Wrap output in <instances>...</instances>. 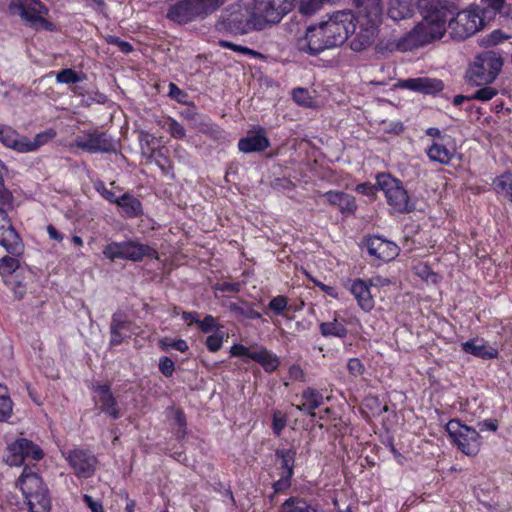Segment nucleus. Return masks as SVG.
<instances>
[{
    "mask_svg": "<svg viewBox=\"0 0 512 512\" xmlns=\"http://www.w3.org/2000/svg\"><path fill=\"white\" fill-rule=\"evenodd\" d=\"M223 343V332H216L207 337L206 346L209 351L216 352L222 347Z\"/></svg>",
    "mask_w": 512,
    "mask_h": 512,
    "instance_id": "52",
    "label": "nucleus"
},
{
    "mask_svg": "<svg viewBox=\"0 0 512 512\" xmlns=\"http://www.w3.org/2000/svg\"><path fill=\"white\" fill-rule=\"evenodd\" d=\"M17 486L27 501L29 512H50L51 498L48 488L34 467H24Z\"/></svg>",
    "mask_w": 512,
    "mask_h": 512,
    "instance_id": "2",
    "label": "nucleus"
},
{
    "mask_svg": "<svg viewBox=\"0 0 512 512\" xmlns=\"http://www.w3.org/2000/svg\"><path fill=\"white\" fill-rule=\"evenodd\" d=\"M97 191L109 202L117 205L119 197H117L111 190L107 189L103 183L97 186Z\"/></svg>",
    "mask_w": 512,
    "mask_h": 512,
    "instance_id": "58",
    "label": "nucleus"
},
{
    "mask_svg": "<svg viewBox=\"0 0 512 512\" xmlns=\"http://www.w3.org/2000/svg\"><path fill=\"white\" fill-rule=\"evenodd\" d=\"M78 148L90 153H111L116 151L115 142L105 132L94 131L75 140Z\"/></svg>",
    "mask_w": 512,
    "mask_h": 512,
    "instance_id": "14",
    "label": "nucleus"
},
{
    "mask_svg": "<svg viewBox=\"0 0 512 512\" xmlns=\"http://www.w3.org/2000/svg\"><path fill=\"white\" fill-rule=\"evenodd\" d=\"M117 206H119L123 214L129 218L138 217L143 213L141 202L129 193H124L119 197Z\"/></svg>",
    "mask_w": 512,
    "mask_h": 512,
    "instance_id": "33",
    "label": "nucleus"
},
{
    "mask_svg": "<svg viewBox=\"0 0 512 512\" xmlns=\"http://www.w3.org/2000/svg\"><path fill=\"white\" fill-rule=\"evenodd\" d=\"M287 304V298L285 296L280 295L272 298L268 304V307L274 313L280 315L286 309Z\"/></svg>",
    "mask_w": 512,
    "mask_h": 512,
    "instance_id": "50",
    "label": "nucleus"
},
{
    "mask_svg": "<svg viewBox=\"0 0 512 512\" xmlns=\"http://www.w3.org/2000/svg\"><path fill=\"white\" fill-rule=\"evenodd\" d=\"M292 475L280 473V478L273 483L275 493L283 492L291 486Z\"/></svg>",
    "mask_w": 512,
    "mask_h": 512,
    "instance_id": "54",
    "label": "nucleus"
},
{
    "mask_svg": "<svg viewBox=\"0 0 512 512\" xmlns=\"http://www.w3.org/2000/svg\"><path fill=\"white\" fill-rule=\"evenodd\" d=\"M403 130H404V126L399 121L384 124V127H383V131L385 133H394L396 135L400 134Z\"/></svg>",
    "mask_w": 512,
    "mask_h": 512,
    "instance_id": "62",
    "label": "nucleus"
},
{
    "mask_svg": "<svg viewBox=\"0 0 512 512\" xmlns=\"http://www.w3.org/2000/svg\"><path fill=\"white\" fill-rule=\"evenodd\" d=\"M275 456L281 460V473L293 476L296 451L293 449H278Z\"/></svg>",
    "mask_w": 512,
    "mask_h": 512,
    "instance_id": "35",
    "label": "nucleus"
},
{
    "mask_svg": "<svg viewBox=\"0 0 512 512\" xmlns=\"http://www.w3.org/2000/svg\"><path fill=\"white\" fill-rule=\"evenodd\" d=\"M219 45L223 48H228V49H231L233 51H236V52H239V53H242V54H245V55H250V56H253V57H260L261 54L257 51H254L248 47H245V46H241V45H237V44H234L230 41H226V40H220L219 41Z\"/></svg>",
    "mask_w": 512,
    "mask_h": 512,
    "instance_id": "46",
    "label": "nucleus"
},
{
    "mask_svg": "<svg viewBox=\"0 0 512 512\" xmlns=\"http://www.w3.org/2000/svg\"><path fill=\"white\" fill-rule=\"evenodd\" d=\"M217 289L222 292H239L240 284L239 283L223 282L221 284H218Z\"/></svg>",
    "mask_w": 512,
    "mask_h": 512,
    "instance_id": "63",
    "label": "nucleus"
},
{
    "mask_svg": "<svg viewBox=\"0 0 512 512\" xmlns=\"http://www.w3.org/2000/svg\"><path fill=\"white\" fill-rule=\"evenodd\" d=\"M250 359L258 362L266 372H273L277 370L280 365L279 357L263 347L253 350Z\"/></svg>",
    "mask_w": 512,
    "mask_h": 512,
    "instance_id": "30",
    "label": "nucleus"
},
{
    "mask_svg": "<svg viewBox=\"0 0 512 512\" xmlns=\"http://www.w3.org/2000/svg\"><path fill=\"white\" fill-rule=\"evenodd\" d=\"M462 350L482 359H494L498 357V350L488 345L482 339H471L462 343Z\"/></svg>",
    "mask_w": 512,
    "mask_h": 512,
    "instance_id": "24",
    "label": "nucleus"
},
{
    "mask_svg": "<svg viewBox=\"0 0 512 512\" xmlns=\"http://www.w3.org/2000/svg\"><path fill=\"white\" fill-rule=\"evenodd\" d=\"M0 245L15 256L23 252V243L18 233L13 228L7 212L0 208Z\"/></svg>",
    "mask_w": 512,
    "mask_h": 512,
    "instance_id": "15",
    "label": "nucleus"
},
{
    "mask_svg": "<svg viewBox=\"0 0 512 512\" xmlns=\"http://www.w3.org/2000/svg\"><path fill=\"white\" fill-rule=\"evenodd\" d=\"M56 80L58 83L70 84L81 81V77L74 70L67 68L57 73Z\"/></svg>",
    "mask_w": 512,
    "mask_h": 512,
    "instance_id": "43",
    "label": "nucleus"
},
{
    "mask_svg": "<svg viewBox=\"0 0 512 512\" xmlns=\"http://www.w3.org/2000/svg\"><path fill=\"white\" fill-rule=\"evenodd\" d=\"M286 423H287L286 415L279 410H275L273 412L272 430L276 436H279L282 433L283 429L286 426Z\"/></svg>",
    "mask_w": 512,
    "mask_h": 512,
    "instance_id": "44",
    "label": "nucleus"
},
{
    "mask_svg": "<svg viewBox=\"0 0 512 512\" xmlns=\"http://www.w3.org/2000/svg\"><path fill=\"white\" fill-rule=\"evenodd\" d=\"M289 377L292 380L304 382L305 381V373L303 369L299 365H292L289 368Z\"/></svg>",
    "mask_w": 512,
    "mask_h": 512,
    "instance_id": "59",
    "label": "nucleus"
},
{
    "mask_svg": "<svg viewBox=\"0 0 512 512\" xmlns=\"http://www.w3.org/2000/svg\"><path fill=\"white\" fill-rule=\"evenodd\" d=\"M426 134L435 138V141L450 140V137L443 135L442 132L436 127H430L426 130Z\"/></svg>",
    "mask_w": 512,
    "mask_h": 512,
    "instance_id": "64",
    "label": "nucleus"
},
{
    "mask_svg": "<svg viewBox=\"0 0 512 512\" xmlns=\"http://www.w3.org/2000/svg\"><path fill=\"white\" fill-rule=\"evenodd\" d=\"M199 328L204 333H209L216 328V319L212 315H206L203 320H199Z\"/></svg>",
    "mask_w": 512,
    "mask_h": 512,
    "instance_id": "55",
    "label": "nucleus"
},
{
    "mask_svg": "<svg viewBox=\"0 0 512 512\" xmlns=\"http://www.w3.org/2000/svg\"><path fill=\"white\" fill-rule=\"evenodd\" d=\"M359 23V27H355V31L350 32L352 35L350 48L356 52H361L373 44L378 27L377 24L364 21H359Z\"/></svg>",
    "mask_w": 512,
    "mask_h": 512,
    "instance_id": "19",
    "label": "nucleus"
},
{
    "mask_svg": "<svg viewBox=\"0 0 512 512\" xmlns=\"http://www.w3.org/2000/svg\"><path fill=\"white\" fill-rule=\"evenodd\" d=\"M414 5L412 0H389L387 14L394 21L412 17Z\"/></svg>",
    "mask_w": 512,
    "mask_h": 512,
    "instance_id": "29",
    "label": "nucleus"
},
{
    "mask_svg": "<svg viewBox=\"0 0 512 512\" xmlns=\"http://www.w3.org/2000/svg\"><path fill=\"white\" fill-rule=\"evenodd\" d=\"M108 43L116 45L121 52L130 53L132 51V45L129 42L123 41L116 36H109L107 38Z\"/></svg>",
    "mask_w": 512,
    "mask_h": 512,
    "instance_id": "56",
    "label": "nucleus"
},
{
    "mask_svg": "<svg viewBox=\"0 0 512 512\" xmlns=\"http://www.w3.org/2000/svg\"><path fill=\"white\" fill-rule=\"evenodd\" d=\"M355 16L350 10L336 11L320 22L330 48L342 45L351 31H355Z\"/></svg>",
    "mask_w": 512,
    "mask_h": 512,
    "instance_id": "4",
    "label": "nucleus"
},
{
    "mask_svg": "<svg viewBox=\"0 0 512 512\" xmlns=\"http://www.w3.org/2000/svg\"><path fill=\"white\" fill-rule=\"evenodd\" d=\"M502 57L493 51L478 55L466 72L468 82L480 86L493 82L501 71Z\"/></svg>",
    "mask_w": 512,
    "mask_h": 512,
    "instance_id": "3",
    "label": "nucleus"
},
{
    "mask_svg": "<svg viewBox=\"0 0 512 512\" xmlns=\"http://www.w3.org/2000/svg\"><path fill=\"white\" fill-rule=\"evenodd\" d=\"M135 325L122 312H115L110 322V346L120 345L134 332Z\"/></svg>",
    "mask_w": 512,
    "mask_h": 512,
    "instance_id": "18",
    "label": "nucleus"
},
{
    "mask_svg": "<svg viewBox=\"0 0 512 512\" xmlns=\"http://www.w3.org/2000/svg\"><path fill=\"white\" fill-rule=\"evenodd\" d=\"M94 392L97 393L100 407H107L115 404V398L111 392L109 385H98L94 387Z\"/></svg>",
    "mask_w": 512,
    "mask_h": 512,
    "instance_id": "42",
    "label": "nucleus"
},
{
    "mask_svg": "<svg viewBox=\"0 0 512 512\" xmlns=\"http://www.w3.org/2000/svg\"><path fill=\"white\" fill-rule=\"evenodd\" d=\"M6 463L10 466H20L26 458L40 460L43 457L41 448L25 438L17 439L8 447Z\"/></svg>",
    "mask_w": 512,
    "mask_h": 512,
    "instance_id": "12",
    "label": "nucleus"
},
{
    "mask_svg": "<svg viewBox=\"0 0 512 512\" xmlns=\"http://www.w3.org/2000/svg\"><path fill=\"white\" fill-rule=\"evenodd\" d=\"M230 353L234 357L246 356L250 358V355L253 353V351L244 345L235 344L231 347Z\"/></svg>",
    "mask_w": 512,
    "mask_h": 512,
    "instance_id": "57",
    "label": "nucleus"
},
{
    "mask_svg": "<svg viewBox=\"0 0 512 512\" xmlns=\"http://www.w3.org/2000/svg\"><path fill=\"white\" fill-rule=\"evenodd\" d=\"M83 501L87 504L92 512H104L102 503L100 501L94 500L91 496L85 494L83 496Z\"/></svg>",
    "mask_w": 512,
    "mask_h": 512,
    "instance_id": "60",
    "label": "nucleus"
},
{
    "mask_svg": "<svg viewBox=\"0 0 512 512\" xmlns=\"http://www.w3.org/2000/svg\"><path fill=\"white\" fill-rule=\"evenodd\" d=\"M497 95V90L492 87H483L478 89L474 94L470 95L472 100H479L482 102H486L491 100L494 96Z\"/></svg>",
    "mask_w": 512,
    "mask_h": 512,
    "instance_id": "48",
    "label": "nucleus"
},
{
    "mask_svg": "<svg viewBox=\"0 0 512 512\" xmlns=\"http://www.w3.org/2000/svg\"><path fill=\"white\" fill-rule=\"evenodd\" d=\"M225 1L226 0H197L204 16H207L217 10L225 3Z\"/></svg>",
    "mask_w": 512,
    "mask_h": 512,
    "instance_id": "49",
    "label": "nucleus"
},
{
    "mask_svg": "<svg viewBox=\"0 0 512 512\" xmlns=\"http://www.w3.org/2000/svg\"><path fill=\"white\" fill-rule=\"evenodd\" d=\"M278 512H319V504L299 496H291L280 505Z\"/></svg>",
    "mask_w": 512,
    "mask_h": 512,
    "instance_id": "27",
    "label": "nucleus"
},
{
    "mask_svg": "<svg viewBox=\"0 0 512 512\" xmlns=\"http://www.w3.org/2000/svg\"><path fill=\"white\" fill-rule=\"evenodd\" d=\"M13 402L8 388L0 384V422L6 421L12 415Z\"/></svg>",
    "mask_w": 512,
    "mask_h": 512,
    "instance_id": "37",
    "label": "nucleus"
},
{
    "mask_svg": "<svg viewBox=\"0 0 512 512\" xmlns=\"http://www.w3.org/2000/svg\"><path fill=\"white\" fill-rule=\"evenodd\" d=\"M167 17L177 23H188L197 17L205 16L197 0H182L170 7Z\"/></svg>",
    "mask_w": 512,
    "mask_h": 512,
    "instance_id": "17",
    "label": "nucleus"
},
{
    "mask_svg": "<svg viewBox=\"0 0 512 512\" xmlns=\"http://www.w3.org/2000/svg\"><path fill=\"white\" fill-rule=\"evenodd\" d=\"M228 308L230 311L234 312L235 314L242 316L247 319H259L261 318V314L254 310L253 306L250 303L247 302H231L228 305Z\"/></svg>",
    "mask_w": 512,
    "mask_h": 512,
    "instance_id": "38",
    "label": "nucleus"
},
{
    "mask_svg": "<svg viewBox=\"0 0 512 512\" xmlns=\"http://www.w3.org/2000/svg\"><path fill=\"white\" fill-rule=\"evenodd\" d=\"M19 267V261L14 257L5 256L0 259V274H12Z\"/></svg>",
    "mask_w": 512,
    "mask_h": 512,
    "instance_id": "45",
    "label": "nucleus"
},
{
    "mask_svg": "<svg viewBox=\"0 0 512 512\" xmlns=\"http://www.w3.org/2000/svg\"><path fill=\"white\" fill-rule=\"evenodd\" d=\"M359 21L379 25L383 17L382 0H354Z\"/></svg>",
    "mask_w": 512,
    "mask_h": 512,
    "instance_id": "20",
    "label": "nucleus"
},
{
    "mask_svg": "<svg viewBox=\"0 0 512 512\" xmlns=\"http://www.w3.org/2000/svg\"><path fill=\"white\" fill-rule=\"evenodd\" d=\"M57 133L53 128H49L43 132L35 135L33 139L23 136L22 153L33 152L38 150L41 146L48 143L56 137Z\"/></svg>",
    "mask_w": 512,
    "mask_h": 512,
    "instance_id": "32",
    "label": "nucleus"
},
{
    "mask_svg": "<svg viewBox=\"0 0 512 512\" xmlns=\"http://www.w3.org/2000/svg\"><path fill=\"white\" fill-rule=\"evenodd\" d=\"M480 14L488 23L493 20L496 15L503 14L506 6V0H480Z\"/></svg>",
    "mask_w": 512,
    "mask_h": 512,
    "instance_id": "34",
    "label": "nucleus"
},
{
    "mask_svg": "<svg viewBox=\"0 0 512 512\" xmlns=\"http://www.w3.org/2000/svg\"><path fill=\"white\" fill-rule=\"evenodd\" d=\"M65 459L79 478H90L94 475L98 460L88 450L75 448L65 453Z\"/></svg>",
    "mask_w": 512,
    "mask_h": 512,
    "instance_id": "11",
    "label": "nucleus"
},
{
    "mask_svg": "<svg viewBox=\"0 0 512 512\" xmlns=\"http://www.w3.org/2000/svg\"><path fill=\"white\" fill-rule=\"evenodd\" d=\"M158 367H159L160 372L165 377H171L173 375V373H174V370H175L174 361L171 358L167 357V356H164V357L160 358Z\"/></svg>",
    "mask_w": 512,
    "mask_h": 512,
    "instance_id": "51",
    "label": "nucleus"
},
{
    "mask_svg": "<svg viewBox=\"0 0 512 512\" xmlns=\"http://www.w3.org/2000/svg\"><path fill=\"white\" fill-rule=\"evenodd\" d=\"M418 8L423 20L395 41L396 49L401 52L412 51L441 39L449 17L454 14L446 0H420Z\"/></svg>",
    "mask_w": 512,
    "mask_h": 512,
    "instance_id": "1",
    "label": "nucleus"
},
{
    "mask_svg": "<svg viewBox=\"0 0 512 512\" xmlns=\"http://www.w3.org/2000/svg\"><path fill=\"white\" fill-rule=\"evenodd\" d=\"M401 86L423 94H436L443 90L444 83L436 78L419 77L403 80Z\"/></svg>",
    "mask_w": 512,
    "mask_h": 512,
    "instance_id": "21",
    "label": "nucleus"
},
{
    "mask_svg": "<svg viewBox=\"0 0 512 512\" xmlns=\"http://www.w3.org/2000/svg\"><path fill=\"white\" fill-rule=\"evenodd\" d=\"M377 186L384 192L387 203L399 213H407L414 209L410 203L408 192L402 182L390 174L377 175Z\"/></svg>",
    "mask_w": 512,
    "mask_h": 512,
    "instance_id": "6",
    "label": "nucleus"
},
{
    "mask_svg": "<svg viewBox=\"0 0 512 512\" xmlns=\"http://www.w3.org/2000/svg\"><path fill=\"white\" fill-rule=\"evenodd\" d=\"M18 9L22 19L31 25L46 22L42 15L47 13V9L39 0H32L28 5L20 4Z\"/></svg>",
    "mask_w": 512,
    "mask_h": 512,
    "instance_id": "26",
    "label": "nucleus"
},
{
    "mask_svg": "<svg viewBox=\"0 0 512 512\" xmlns=\"http://www.w3.org/2000/svg\"><path fill=\"white\" fill-rule=\"evenodd\" d=\"M293 100L302 106L309 107L311 106L312 99L310 97V94L308 90L304 88H296L292 92Z\"/></svg>",
    "mask_w": 512,
    "mask_h": 512,
    "instance_id": "47",
    "label": "nucleus"
},
{
    "mask_svg": "<svg viewBox=\"0 0 512 512\" xmlns=\"http://www.w3.org/2000/svg\"><path fill=\"white\" fill-rule=\"evenodd\" d=\"M296 46L299 51L310 55H318L326 49H331L320 23L307 27L304 36L298 38Z\"/></svg>",
    "mask_w": 512,
    "mask_h": 512,
    "instance_id": "13",
    "label": "nucleus"
},
{
    "mask_svg": "<svg viewBox=\"0 0 512 512\" xmlns=\"http://www.w3.org/2000/svg\"><path fill=\"white\" fill-rule=\"evenodd\" d=\"M486 21L480 14V6L473 5L458 12L448 23L450 34L457 40H464L478 32L486 25Z\"/></svg>",
    "mask_w": 512,
    "mask_h": 512,
    "instance_id": "5",
    "label": "nucleus"
},
{
    "mask_svg": "<svg viewBox=\"0 0 512 512\" xmlns=\"http://www.w3.org/2000/svg\"><path fill=\"white\" fill-rule=\"evenodd\" d=\"M366 248L370 256L384 262L393 260L399 253V247L394 242L380 236L369 237Z\"/></svg>",
    "mask_w": 512,
    "mask_h": 512,
    "instance_id": "16",
    "label": "nucleus"
},
{
    "mask_svg": "<svg viewBox=\"0 0 512 512\" xmlns=\"http://www.w3.org/2000/svg\"><path fill=\"white\" fill-rule=\"evenodd\" d=\"M302 398L308 406V414L314 417V410L320 407L323 403V395L318 390L307 387L302 393Z\"/></svg>",
    "mask_w": 512,
    "mask_h": 512,
    "instance_id": "36",
    "label": "nucleus"
},
{
    "mask_svg": "<svg viewBox=\"0 0 512 512\" xmlns=\"http://www.w3.org/2000/svg\"><path fill=\"white\" fill-rule=\"evenodd\" d=\"M0 142L8 148L22 153L23 136L11 126L0 124Z\"/></svg>",
    "mask_w": 512,
    "mask_h": 512,
    "instance_id": "31",
    "label": "nucleus"
},
{
    "mask_svg": "<svg viewBox=\"0 0 512 512\" xmlns=\"http://www.w3.org/2000/svg\"><path fill=\"white\" fill-rule=\"evenodd\" d=\"M223 23L230 32L241 35L247 34L252 30L264 28L254 13H251L248 8L241 6L233 7L224 17Z\"/></svg>",
    "mask_w": 512,
    "mask_h": 512,
    "instance_id": "9",
    "label": "nucleus"
},
{
    "mask_svg": "<svg viewBox=\"0 0 512 512\" xmlns=\"http://www.w3.org/2000/svg\"><path fill=\"white\" fill-rule=\"evenodd\" d=\"M426 153L431 161L447 165L454 157L455 150L449 147V140H442L433 141Z\"/></svg>",
    "mask_w": 512,
    "mask_h": 512,
    "instance_id": "23",
    "label": "nucleus"
},
{
    "mask_svg": "<svg viewBox=\"0 0 512 512\" xmlns=\"http://www.w3.org/2000/svg\"><path fill=\"white\" fill-rule=\"evenodd\" d=\"M324 196L331 205L337 206L342 213H353L357 208L355 198L350 194L328 191Z\"/></svg>",
    "mask_w": 512,
    "mask_h": 512,
    "instance_id": "28",
    "label": "nucleus"
},
{
    "mask_svg": "<svg viewBox=\"0 0 512 512\" xmlns=\"http://www.w3.org/2000/svg\"><path fill=\"white\" fill-rule=\"evenodd\" d=\"M369 283L362 279H356L351 283L350 292L357 300L360 308L366 312L374 307V299L371 295Z\"/></svg>",
    "mask_w": 512,
    "mask_h": 512,
    "instance_id": "22",
    "label": "nucleus"
},
{
    "mask_svg": "<svg viewBox=\"0 0 512 512\" xmlns=\"http://www.w3.org/2000/svg\"><path fill=\"white\" fill-rule=\"evenodd\" d=\"M103 254L111 261L124 259L139 262L144 257L158 258V253L155 249L137 241L111 242L104 247Z\"/></svg>",
    "mask_w": 512,
    "mask_h": 512,
    "instance_id": "7",
    "label": "nucleus"
},
{
    "mask_svg": "<svg viewBox=\"0 0 512 512\" xmlns=\"http://www.w3.org/2000/svg\"><path fill=\"white\" fill-rule=\"evenodd\" d=\"M497 193L506 196L512 202V173H504L495 182Z\"/></svg>",
    "mask_w": 512,
    "mask_h": 512,
    "instance_id": "40",
    "label": "nucleus"
},
{
    "mask_svg": "<svg viewBox=\"0 0 512 512\" xmlns=\"http://www.w3.org/2000/svg\"><path fill=\"white\" fill-rule=\"evenodd\" d=\"M378 186L371 185L370 183H361L358 184L355 190L367 196H374Z\"/></svg>",
    "mask_w": 512,
    "mask_h": 512,
    "instance_id": "61",
    "label": "nucleus"
},
{
    "mask_svg": "<svg viewBox=\"0 0 512 512\" xmlns=\"http://www.w3.org/2000/svg\"><path fill=\"white\" fill-rule=\"evenodd\" d=\"M269 145V139L262 130L255 134H249L238 142V148L243 153L261 152L267 149Z\"/></svg>",
    "mask_w": 512,
    "mask_h": 512,
    "instance_id": "25",
    "label": "nucleus"
},
{
    "mask_svg": "<svg viewBox=\"0 0 512 512\" xmlns=\"http://www.w3.org/2000/svg\"><path fill=\"white\" fill-rule=\"evenodd\" d=\"M159 124L175 139H183L186 136V131L183 125L171 117L165 118Z\"/></svg>",
    "mask_w": 512,
    "mask_h": 512,
    "instance_id": "41",
    "label": "nucleus"
},
{
    "mask_svg": "<svg viewBox=\"0 0 512 512\" xmlns=\"http://www.w3.org/2000/svg\"><path fill=\"white\" fill-rule=\"evenodd\" d=\"M347 369L348 372L354 377L361 376L365 371L363 363L358 358L349 359L347 363Z\"/></svg>",
    "mask_w": 512,
    "mask_h": 512,
    "instance_id": "53",
    "label": "nucleus"
},
{
    "mask_svg": "<svg viewBox=\"0 0 512 512\" xmlns=\"http://www.w3.org/2000/svg\"><path fill=\"white\" fill-rule=\"evenodd\" d=\"M446 431L452 442L465 455L475 456L479 453L481 437L474 428L462 424L459 420L452 419L447 423Z\"/></svg>",
    "mask_w": 512,
    "mask_h": 512,
    "instance_id": "8",
    "label": "nucleus"
},
{
    "mask_svg": "<svg viewBox=\"0 0 512 512\" xmlns=\"http://www.w3.org/2000/svg\"><path fill=\"white\" fill-rule=\"evenodd\" d=\"M293 7L290 0H255L254 15L265 24H276L291 11Z\"/></svg>",
    "mask_w": 512,
    "mask_h": 512,
    "instance_id": "10",
    "label": "nucleus"
},
{
    "mask_svg": "<svg viewBox=\"0 0 512 512\" xmlns=\"http://www.w3.org/2000/svg\"><path fill=\"white\" fill-rule=\"evenodd\" d=\"M320 331L323 336H334L339 338H344L348 333L346 327L336 319L332 322L321 323Z\"/></svg>",
    "mask_w": 512,
    "mask_h": 512,
    "instance_id": "39",
    "label": "nucleus"
}]
</instances>
